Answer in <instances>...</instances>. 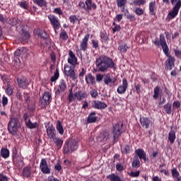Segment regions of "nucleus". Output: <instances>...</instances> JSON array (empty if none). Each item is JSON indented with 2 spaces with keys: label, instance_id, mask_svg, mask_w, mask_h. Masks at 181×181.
<instances>
[{
  "label": "nucleus",
  "instance_id": "nucleus-18",
  "mask_svg": "<svg viewBox=\"0 0 181 181\" xmlns=\"http://www.w3.org/2000/svg\"><path fill=\"white\" fill-rule=\"evenodd\" d=\"M16 81L20 88H23L25 90L28 88V86H29V82H28V79L26 78H17Z\"/></svg>",
  "mask_w": 181,
  "mask_h": 181
},
{
  "label": "nucleus",
  "instance_id": "nucleus-9",
  "mask_svg": "<svg viewBox=\"0 0 181 181\" xmlns=\"http://www.w3.org/2000/svg\"><path fill=\"white\" fill-rule=\"evenodd\" d=\"M45 128L48 139H50L51 141L54 140L57 135L54 126H53V124H48V126H46Z\"/></svg>",
  "mask_w": 181,
  "mask_h": 181
},
{
  "label": "nucleus",
  "instance_id": "nucleus-38",
  "mask_svg": "<svg viewBox=\"0 0 181 181\" xmlns=\"http://www.w3.org/2000/svg\"><path fill=\"white\" fill-rule=\"evenodd\" d=\"M1 155L4 159H8L9 158V150L6 148H2L1 149Z\"/></svg>",
  "mask_w": 181,
  "mask_h": 181
},
{
  "label": "nucleus",
  "instance_id": "nucleus-39",
  "mask_svg": "<svg viewBox=\"0 0 181 181\" xmlns=\"http://www.w3.org/2000/svg\"><path fill=\"white\" fill-rule=\"evenodd\" d=\"M23 177H30V175H32V173L30 172V168L29 167H25L23 169L22 173Z\"/></svg>",
  "mask_w": 181,
  "mask_h": 181
},
{
  "label": "nucleus",
  "instance_id": "nucleus-3",
  "mask_svg": "<svg viewBox=\"0 0 181 181\" xmlns=\"http://www.w3.org/2000/svg\"><path fill=\"white\" fill-rule=\"evenodd\" d=\"M124 127V123L118 122L113 125L112 128V135L113 136V144L118 142L119 137L122 135V128Z\"/></svg>",
  "mask_w": 181,
  "mask_h": 181
},
{
  "label": "nucleus",
  "instance_id": "nucleus-41",
  "mask_svg": "<svg viewBox=\"0 0 181 181\" xmlns=\"http://www.w3.org/2000/svg\"><path fill=\"white\" fill-rule=\"evenodd\" d=\"M160 46H161L163 52L165 54V56H170L169 54V46H168L167 42L164 44H160Z\"/></svg>",
  "mask_w": 181,
  "mask_h": 181
},
{
  "label": "nucleus",
  "instance_id": "nucleus-53",
  "mask_svg": "<svg viewBox=\"0 0 181 181\" xmlns=\"http://www.w3.org/2000/svg\"><path fill=\"white\" fill-rule=\"evenodd\" d=\"M127 19L130 21V22H135L136 21V17L134 14H131L129 12L126 14Z\"/></svg>",
  "mask_w": 181,
  "mask_h": 181
},
{
  "label": "nucleus",
  "instance_id": "nucleus-7",
  "mask_svg": "<svg viewBox=\"0 0 181 181\" xmlns=\"http://www.w3.org/2000/svg\"><path fill=\"white\" fill-rule=\"evenodd\" d=\"M47 18L54 30V32H57L59 29L61 28L60 21L59 20V17H57L56 16L53 14H49L47 16Z\"/></svg>",
  "mask_w": 181,
  "mask_h": 181
},
{
  "label": "nucleus",
  "instance_id": "nucleus-51",
  "mask_svg": "<svg viewBox=\"0 0 181 181\" xmlns=\"http://www.w3.org/2000/svg\"><path fill=\"white\" fill-rule=\"evenodd\" d=\"M170 3L175 8H181V0H170Z\"/></svg>",
  "mask_w": 181,
  "mask_h": 181
},
{
  "label": "nucleus",
  "instance_id": "nucleus-64",
  "mask_svg": "<svg viewBox=\"0 0 181 181\" xmlns=\"http://www.w3.org/2000/svg\"><path fill=\"white\" fill-rule=\"evenodd\" d=\"M173 107L174 109L179 108L180 107V101L175 100L173 103Z\"/></svg>",
  "mask_w": 181,
  "mask_h": 181
},
{
  "label": "nucleus",
  "instance_id": "nucleus-20",
  "mask_svg": "<svg viewBox=\"0 0 181 181\" xmlns=\"http://www.w3.org/2000/svg\"><path fill=\"white\" fill-rule=\"evenodd\" d=\"M135 155L139 158L141 160L146 161V152L144 148H138L134 151Z\"/></svg>",
  "mask_w": 181,
  "mask_h": 181
},
{
  "label": "nucleus",
  "instance_id": "nucleus-44",
  "mask_svg": "<svg viewBox=\"0 0 181 181\" xmlns=\"http://www.w3.org/2000/svg\"><path fill=\"white\" fill-rule=\"evenodd\" d=\"M10 22L11 23L12 26H21V23H22V22L21 21V20H19V18H12L11 20H10Z\"/></svg>",
  "mask_w": 181,
  "mask_h": 181
},
{
  "label": "nucleus",
  "instance_id": "nucleus-47",
  "mask_svg": "<svg viewBox=\"0 0 181 181\" xmlns=\"http://www.w3.org/2000/svg\"><path fill=\"white\" fill-rule=\"evenodd\" d=\"M59 37L62 40H67V39H69V35L66 30H62L59 34Z\"/></svg>",
  "mask_w": 181,
  "mask_h": 181
},
{
  "label": "nucleus",
  "instance_id": "nucleus-40",
  "mask_svg": "<svg viewBox=\"0 0 181 181\" xmlns=\"http://www.w3.org/2000/svg\"><path fill=\"white\" fill-rule=\"evenodd\" d=\"M33 2L40 8H43V6L46 8L47 6V2L45 0H33Z\"/></svg>",
  "mask_w": 181,
  "mask_h": 181
},
{
  "label": "nucleus",
  "instance_id": "nucleus-16",
  "mask_svg": "<svg viewBox=\"0 0 181 181\" xmlns=\"http://www.w3.org/2000/svg\"><path fill=\"white\" fill-rule=\"evenodd\" d=\"M167 57H168V59L165 61V69L172 70V69L175 66V57L168 55Z\"/></svg>",
  "mask_w": 181,
  "mask_h": 181
},
{
  "label": "nucleus",
  "instance_id": "nucleus-33",
  "mask_svg": "<svg viewBox=\"0 0 181 181\" xmlns=\"http://www.w3.org/2000/svg\"><path fill=\"white\" fill-rule=\"evenodd\" d=\"M55 144L57 149H62V146H63V140L59 137H55L54 140H51Z\"/></svg>",
  "mask_w": 181,
  "mask_h": 181
},
{
  "label": "nucleus",
  "instance_id": "nucleus-54",
  "mask_svg": "<svg viewBox=\"0 0 181 181\" xmlns=\"http://www.w3.org/2000/svg\"><path fill=\"white\" fill-rule=\"evenodd\" d=\"M112 25L115 26L112 28L113 33H115V32H119V30H121V25H117L115 22H113Z\"/></svg>",
  "mask_w": 181,
  "mask_h": 181
},
{
  "label": "nucleus",
  "instance_id": "nucleus-24",
  "mask_svg": "<svg viewBox=\"0 0 181 181\" xmlns=\"http://www.w3.org/2000/svg\"><path fill=\"white\" fill-rule=\"evenodd\" d=\"M85 81L86 84H88V86H90V84L91 86H94V84H95V77H94V76H93V74L91 73L87 74L86 75Z\"/></svg>",
  "mask_w": 181,
  "mask_h": 181
},
{
  "label": "nucleus",
  "instance_id": "nucleus-62",
  "mask_svg": "<svg viewBox=\"0 0 181 181\" xmlns=\"http://www.w3.org/2000/svg\"><path fill=\"white\" fill-rule=\"evenodd\" d=\"M69 21H70L71 23L74 25V23H76V21H78L77 16H76V15L70 16Z\"/></svg>",
  "mask_w": 181,
  "mask_h": 181
},
{
  "label": "nucleus",
  "instance_id": "nucleus-17",
  "mask_svg": "<svg viewBox=\"0 0 181 181\" xmlns=\"http://www.w3.org/2000/svg\"><path fill=\"white\" fill-rule=\"evenodd\" d=\"M69 57H68V63L73 66V67H76L77 64V57H76V54L73 53V51H69Z\"/></svg>",
  "mask_w": 181,
  "mask_h": 181
},
{
  "label": "nucleus",
  "instance_id": "nucleus-63",
  "mask_svg": "<svg viewBox=\"0 0 181 181\" xmlns=\"http://www.w3.org/2000/svg\"><path fill=\"white\" fill-rule=\"evenodd\" d=\"M16 97L20 101H23V97L22 96V93L21 92V90H17Z\"/></svg>",
  "mask_w": 181,
  "mask_h": 181
},
{
  "label": "nucleus",
  "instance_id": "nucleus-23",
  "mask_svg": "<svg viewBox=\"0 0 181 181\" xmlns=\"http://www.w3.org/2000/svg\"><path fill=\"white\" fill-rule=\"evenodd\" d=\"M149 9V14L151 15V16H156V11H158V8L156 7V1H151L149 3L148 6Z\"/></svg>",
  "mask_w": 181,
  "mask_h": 181
},
{
  "label": "nucleus",
  "instance_id": "nucleus-28",
  "mask_svg": "<svg viewBox=\"0 0 181 181\" xmlns=\"http://www.w3.org/2000/svg\"><path fill=\"white\" fill-rule=\"evenodd\" d=\"M74 97L76 98L78 101H81V100H84V98H87V93L79 90L74 93Z\"/></svg>",
  "mask_w": 181,
  "mask_h": 181
},
{
  "label": "nucleus",
  "instance_id": "nucleus-52",
  "mask_svg": "<svg viewBox=\"0 0 181 181\" xmlns=\"http://www.w3.org/2000/svg\"><path fill=\"white\" fill-rule=\"evenodd\" d=\"M134 13H136V15H137V16H141V15L144 13V9H142L140 7H136L134 9Z\"/></svg>",
  "mask_w": 181,
  "mask_h": 181
},
{
  "label": "nucleus",
  "instance_id": "nucleus-27",
  "mask_svg": "<svg viewBox=\"0 0 181 181\" xmlns=\"http://www.w3.org/2000/svg\"><path fill=\"white\" fill-rule=\"evenodd\" d=\"M100 37L101 39L100 42L102 43H108V42H110V37L105 31H101L100 33Z\"/></svg>",
  "mask_w": 181,
  "mask_h": 181
},
{
  "label": "nucleus",
  "instance_id": "nucleus-22",
  "mask_svg": "<svg viewBox=\"0 0 181 181\" xmlns=\"http://www.w3.org/2000/svg\"><path fill=\"white\" fill-rule=\"evenodd\" d=\"M85 5L86 12H88V13H90V11H91L92 8L94 10L97 9V4H95V3H93V0H86Z\"/></svg>",
  "mask_w": 181,
  "mask_h": 181
},
{
  "label": "nucleus",
  "instance_id": "nucleus-5",
  "mask_svg": "<svg viewBox=\"0 0 181 181\" xmlns=\"http://www.w3.org/2000/svg\"><path fill=\"white\" fill-rule=\"evenodd\" d=\"M51 101L52 93H50L49 91H46L44 93L42 98H40L39 105L41 107V108H46V106L48 105V104H50Z\"/></svg>",
  "mask_w": 181,
  "mask_h": 181
},
{
  "label": "nucleus",
  "instance_id": "nucleus-31",
  "mask_svg": "<svg viewBox=\"0 0 181 181\" xmlns=\"http://www.w3.org/2000/svg\"><path fill=\"white\" fill-rule=\"evenodd\" d=\"M25 127L29 129H35L39 127V124L36 122L33 123L30 119H29L28 122H25Z\"/></svg>",
  "mask_w": 181,
  "mask_h": 181
},
{
  "label": "nucleus",
  "instance_id": "nucleus-42",
  "mask_svg": "<svg viewBox=\"0 0 181 181\" xmlns=\"http://www.w3.org/2000/svg\"><path fill=\"white\" fill-rule=\"evenodd\" d=\"M171 174L173 177V179H179V177H181L180 173L179 171H177V168H174L171 170Z\"/></svg>",
  "mask_w": 181,
  "mask_h": 181
},
{
  "label": "nucleus",
  "instance_id": "nucleus-45",
  "mask_svg": "<svg viewBox=\"0 0 181 181\" xmlns=\"http://www.w3.org/2000/svg\"><path fill=\"white\" fill-rule=\"evenodd\" d=\"M59 68H57L55 70V72L54 73V75L51 77L50 81L51 83H54L57 78H59Z\"/></svg>",
  "mask_w": 181,
  "mask_h": 181
},
{
  "label": "nucleus",
  "instance_id": "nucleus-34",
  "mask_svg": "<svg viewBox=\"0 0 181 181\" xmlns=\"http://www.w3.org/2000/svg\"><path fill=\"white\" fill-rule=\"evenodd\" d=\"M56 129L59 132V135H63V134H64V129L63 128V124L60 120L57 122Z\"/></svg>",
  "mask_w": 181,
  "mask_h": 181
},
{
  "label": "nucleus",
  "instance_id": "nucleus-55",
  "mask_svg": "<svg viewBox=\"0 0 181 181\" xmlns=\"http://www.w3.org/2000/svg\"><path fill=\"white\" fill-rule=\"evenodd\" d=\"M90 95L92 98H97L98 97V91H97V89H92L90 91Z\"/></svg>",
  "mask_w": 181,
  "mask_h": 181
},
{
  "label": "nucleus",
  "instance_id": "nucleus-8",
  "mask_svg": "<svg viewBox=\"0 0 181 181\" xmlns=\"http://www.w3.org/2000/svg\"><path fill=\"white\" fill-rule=\"evenodd\" d=\"M30 37V34L29 32L26 30H25V25H21V33L20 34V36L18 37V40L21 41L23 45L24 43H26L28 40H29V38Z\"/></svg>",
  "mask_w": 181,
  "mask_h": 181
},
{
  "label": "nucleus",
  "instance_id": "nucleus-11",
  "mask_svg": "<svg viewBox=\"0 0 181 181\" xmlns=\"http://www.w3.org/2000/svg\"><path fill=\"white\" fill-rule=\"evenodd\" d=\"M90 40V34H86L80 42V50L86 52L88 49V40Z\"/></svg>",
  "mask_w": 181,
  "mask_h": 181
},
{
  "label": "nucleus",
  "instance_id": "nucleus-13",
  "mask_svg": "<svg viewBox=\"0 0 181 181\" xmlns=\"http://www.w3.org/2000/svg\"><path fill=\"white\" fill-rule=\"evenodd\" d=\"M67 90V83L64 79L59 81V88L55 91V95H60L62 93H64Z\"/></svg>",
  "mask_w": 181,
  "mask_h": 181
},
{
  "label": "nucleus",
  "instance_id": "nucleus-46",
  "mask_svg": "<svg viewBox=\"0 0 181 181\" xmlns=\"http://www.w3.org/2000/svg\"><path fill=\"white\" fill-rule=\"evenodd\" d=\"M6 94H7L8 96L12 95L13 94V89H12V87L11 86V83H8L6 88L5 90Z\"/></svg>",
  "mask_w": 181,
  "mask_h": 181
},
{
  "label": "nucleus",
  "instance_id": "nucleus-1",
  "mask_svg": "<svg viewBox=\"0 0 181 181\" xmlns=\"http://www.w3.org/2000/svg\"><path fill=\"white\" fill-rule=\"evenodd\" d=\"M96 71L107 73L108 70H117V65L112 58L107 55H101L96 58L95 61Z\"/></svg>",
  "mask_w": 181,
  "mask_h": 181
},
{
  "label": "nucleus",
  "instance_id": "nucleus-61",
  "mask_svg": "<svg viewBox=\"0 0 181 181\" xmlns=\"http://www.w3.org/2000/svg\"><path fill=\"white\" fill-rule=\"evenodd\" d=\"M8 100L6 98V96L4 95L1 99L2 106L6 107V105H8Z\"/></svg>",
  "mask_w": 181,
  "mask_h": 181
},
{
  "label": "nucleus",
  "instance_id": "nucleus-21",
  "mask_svg": "<svg viewBox=\"0 0 181 181\" xmlns=\"http://www.w3.org/2000/svg\"><path fill=\"white\" fill-rule=\"evenodd\" d=\"M180 8L179 7H173V10L170 11L168 14V21H172V19H175L176 16H177V14L179 13V10Z\"/></svg>",
  "mask_w": 181,
  "mask_h": 181
},
{
  "label": "nucleus",
  "instance_id": "nucleus-26",
  "mask_svg": "<svg viewBox=\"0 0 181 181\" xmlns=\"http://www.w3.org/2000/svg\"><path fill=\"white\" fill-rule=\"evenodd\" d=\"M168 141L170 145L175 144V141H176V132L175 130L171 129L168 133Z\"/></svg>",
  "mask_w": 181,
  "mask_h": 181
},
{
  "label": "nucleus",
  "instance_id": "nucleus-6",
  "mask_svg": "<svg viewBox=\"0 0 181 181\" xmlns=\"http://www.w3.org/2000/svg\"><path fill=\"white\" fill-rule=\"evenodd\" d=\"M64 73L66 77L71 78L73 81H76V80H77V75L74 71V66L72 67L69 65H64Z\"/></svg>",
  "mask_w": 181,
  "mask_h": 181
},
{
  "label": "nucleus",
  "instance_id": "nucleus-25",
  "mask_svg": "<svg viewBox=\"0 0 181 181\" xmlns=\"http://www.w3.org/2000/svg\"><path fill=\"white\" fill-rule=\"evenodd\" d=\"M98 138L100 139V141L106 142V141H108L110 139V132H108L107 130H103L100 133Z\"/></svg>",
  "mask_w": 181,
  "mask_h": 181
},
{
  "label": "nucleus",
  "instance_id": "nucleus-48",
  "mask_svg": "<svg viewBox=\"0 0 181 181\" xmlns=\"http://www.w3.org/2000/svg\"><path fill=\"white\" fill-rule=\"evenodd\" d=\"M116 2L117 8H122V9H124L125 5L127 4V0H117Z\"/></svg>",
  "mask_w": 181,
  "mask_h": 181
},
{
  "label": "nucleus",
  "instance_id": "nucleus-57",
  "mask_svg": "<svg viewBox=\"0 0 181 181\" xmlns=\"http://www.w3.org/2000/svg\"><path fill=\"white\" fill-rule=\"evenodd\" d=\"M125 168H124V165L121 163H117L116 164V170L117 172H124V170Z\"/></svg>",
  "mask_w": 181,
  "mask_h": 181
},
{
  "label": "nucleus",
  "instance_id": "nucleus-37",
  "mask_svg": "<svg viewBox=\"0 0 181 181\" xmlns=\"http://www.w3.org/2000/svg\"><path fill=\"white\" fill-rule=\"evenodd\" d=\"M163 110L166 114H168V115H170V114H172V104L169 103H166L163 106Z\"/></svg>",
  "mask_w": 181,
  "mask_h": 181
},
{
  "label": "nucleus",
  "instance_id": "nucleus-35",
  "mask_svg": "<svg viewBox=\"0 0 181 181\" xmlns=\"http://www.w3.org/2000/svg\"><path fill=\"white\" fill-rule=\"evenodd\" d=\"M112 82V79L111 78V74H105L103 75V83L106 84V86H110V83Z\"/></svg>",
  "mask_w": 181,
  "mask_h": 181
},
{
  "label": "nucleus",
  "instance_id": "nucleus-4",
  "mask_svg": "<svg viewBox=\"0 0 181 181\" xmlns=\"http://www.w3.org/2000/svg\"><path fill=\"white\" fill-rule=\"evenodd\" d=\"M78 149V142L74 139L68 141L64 146L63 152L64 155L74 152Z\"/></svg>",
  "mask_w": 181,
  "mask_h": 181
},
{
  "label": "nucleus",
  "instance_id": "nucleus-12",
  "mask_svg": "<svg viewBox=\"0 0 181 181\" xmlns=\"http://www.w3.org/2000/svg\"><path fill=\"white\" fill-rule=\"evenodd\" d=\"M40 168L42 173L45 175H49L50 173V168L47 165V161H46V158H42L40 163Z\"/></svg>",
  "mask_w": 181,
  "mask_h": 181
},
{
  "label": "nucleus",
  "instance_id": "nucleus-59",
  "mask_svg": "<svg viewBox=\"0 0 181 181\" xmlns=\"http://www.w3.org/2000/svg\"><path fill=\"white\" fill-rule=\"evenodd\" d=\"M79 71L80 72H79L78 76L81 78H83V77H84V76H86V73H87V69L82 68Z\"/></svg>",
  "mask_w": 181,
  "mask_h": 181
},
{
  "label": "nucleus",
  "instance_id": "nucleus-19",
  "mask_svg": "<svg viewBox=\"0 0 181 181\" xmlns=\"http://www.w3.org/2000/svg\"><path fill=\"white\" fill-rule=\"evenodd\" d=\"M140 124L143 128L148 129L150 125H152V120L148 117H140Z\"/></svg>",
  "mask_w": 181,
  "mask_h": 181
},
{
  "label": "nucleus",
  "instance_id": "nucleus-15",
  "mask_svg": "<svg viewBox=\"0 0 181 181\" xmlns=\"http://www.w3.org/2000/svg\"><path fill=\"white\" fill-rule=\"evenodd\" d=\"M127 88H128V81L127 80V78H124L122 79V84L117 87V93L118 94H124Z\"/></svg>",
  "mask_w": 181,
  "mask_h": 181
},
{
  "label": "nucleus",
  "instance_id": "nucleus-2",
  "mask_svg": "<svg viewBox=\"0 0 181 181\" xmlns=\"http://www.w3.org/2000/svg\"><path fill=\"white\" fill-rule=\"evenodd\" d=\"M18 128H19V116L11 115L7 126L9 134L13 136L16 135L18 134Z\"/></svg>",
  "mask_w": 181,
  "mask_h": 181
},
{
  "label": "nucleus",
  "instance_id": "nucleus-32",
  "mask_svg": "<svg viewBox=\"0 0 181 181\" xmlns=\"http://www.w3.org/2000/svg\"><path fill=\"white\" fill-rule=\"evenodd\" d=\"M97 117H95V112H92L87 118V123L88 124H93L96 122Z\"/></svg>",
  "mask_w": 181,
  "mask_h": 181
},
{
  "label": "nucleus",
  "instance_id": "nucleus-29",
  "mask_svg": "<svg viewBox=\"0 0 181 181\" xmlns=\"http://www.w3.org/2000/svg\"><path fill=\"white\" fill-rule=\"evenodd\" d=\"M166 42V40L165 39V35L163 34H160V40H155V41H153V44L155 45V46H160V45H163Z\"/></svg>",
  "mask_w": 181,
  "mask_h": 181
},
{
  "label": "nucleus",
  "instance_id": "nucleus-14",
  "mask_svg": "<svg viewBox=\"0 0 181 181\" xmlns=\"http://www.w3.org/2000/svg\"><path fill=\"white\" fill-rule=\"evenodd\" d=\"M91 104L92 107L95 110H105V108H107V103L100 100H93Z\"/></svg>",
  "mask_w": 181,
  "mask_h": 181
},
{
  "label": "nucleus",
  "instance_id": "nucleus-58",
  "mask_svg": "<svg viewBox=\"0 0 181 181\" xmlns=\"http://www.w3.org/2000/svg\"><path fill=\"white\" fill-rule=\"evenodd\" d=\"M91 43L93 49H98V40H92Z\"/></svg>",
  "mask_w": 181,
  "mask_h": 181
},
{
  "label": "nucleus",
  "instance_id": "nucleus-43",
  "mask_svg": "<svg viewBox=\"0 0 181 181\" xmlns=\"http://www.w3.org/2000/svg\"><path fill=\"white\" fill-rule=\"evenodd\" d=\"M129 49V47L127 45V44H122L118 47V50L121 52V53H127V51Z\"/></svg>",
  "mask_w": 181,
  "mask_h": 181
},
{
  "label": "nucleus",
  "instance_id": "nucleus-30",
  "mask_svg": "<svg viewBox=\"0 0 181 181\" xmlns=\"http://www.w3.org/2000/svg\"><path fill=\"white\" fill-rule=\"evenodd\" d=\"M158 97H162V90L160 87L156 86L154 88V94L153 95V100H158Z\"/></svg>",
  "mask_w": 181,
  "mask_h": 181
},
{
  "label": "nucleus",
  "instance_id": "nucleus-60",
  "mask_svg": "<svg viewBox=\"0 0 181 181\" xmlns=\"http://www.w3.org/2000/svg\"><path fill=\"white\" fill-rule=\"evenodd\" d=\"M174 53H175V57H177V59H180L181 60V51H180V49H174Z\"/></svg>",
  "mask_w": 181,
  "mask_h": 181
},
{
  "label": "nucleus",
  "instance_id": "nucleus-49",
  "mask_svg": "<svg viewBox=\"0 0 181 181\" xmlns=\"http://www.w3.org/2000/svg\"><path fill=\"white\" fill-rule=\"evenodd\" d=\"M139 166H141V161H139V158L134 159L132 163V167L138 169Z\"/></svg>",
  "mask_w": 181,
  "mask_h": 181
},
{
  "label": "nucleus",
  "instance_id": "nucleus-50",
  "mask_svg": "<svg viewBox=\"0 0 181 181\" xmlns=\"http://www.w3.org/2000/svg\"><path fill=\"white\" fill-rule=\"evenodd\" d=\"M122 153L127 154L131 153V147L129 145H125L123 148L121 149Z\"/></svg>",
  "mask_w": 181,
  "mask_h": 181
},
{
  "label": "nucleus",
  "instance_id": "nucleus-10",
  "mask_svg": "<svg viewBox=\"0 0 181 181\" xmlns=\"http://www.w3.org/2000/svg\"><path fill=\"white\" fill-rule=\"evenodd\" d=\"M14 56L18 57H28L29 56V49L25 47L18 48L14 53Z\"/></svg>",
  "mask_w": 181,
  "mask_h": 181
},
{
  "label": "nucleus",
  "instance_id": "nucleus-36",
  "mask_svg": "<svg viewBox=\"0 0 181 181\" xmlns=\"http://www.w3.org/2000/svg\"><path fill=\"white\" fill-rule=\"evenodd\" d=\"M146 4V0H134L130 5H134V6H144Z\"/></svg>",
  "mask_w": 181,
  "mask_h": 181
},
{
  "label": "nucleus",
  "instance_id": "nucleus-56",
  "mask_svg": "<svg viewBox=\"0 0 181 181\" xmlns=\"http://www.w3.org/2000/svg\"><path fill=\"white\" fill-rule=\"evenodd\" d=\"M38 36H40L41 39H44V40H45V39H47V37H49V35H47V33H46V31H41L38 34Z\"/></svg>",
  "mask_w": 181,
  "mask_h": 181
}]
</instances>
